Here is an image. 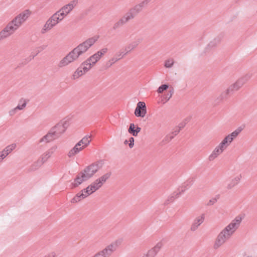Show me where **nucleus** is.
I'll return each instance as SVG.
<instances>
[{
	"instance_id": "27",
	"label": "nucleus",
	"mask_w": 257,
	"mask_h": 257,
	"mask_svg": "<svg viewBox=\"0 0 257 257\" xmlns=\"http://www.w3.org/2000/svg\"><path fill=\"white\" fill-rule=\"evenodd\" d=\"M27 100L25 99L22 98L19 100V104L17 106V108L19 110H23L25 108L27 104Z\"/></svg>"
},
{
	"instance_id": "26",
	"label": "nucleus",
	"mask_w": 257,
	"mask_h": 257,
	"mask_svg": "<svg viewBox=\"0 0 257 257\" xmlns=\"http://www.w3.org/2000/svg\"><path fill=\"white\" fill-rule=\"evenodd\" d=\"M6 27L9 30V31L13 34L19 28L17 27L12 22H10L6 26Z\"/></svg>"
},
{
	"instance_id": "28",
	"label": "nucleus",
	"mask_w": 257,
	"mask_h": 257,
	"mask_svg": "<svg viewBox=\"0 0 257 257\" xmlns=\"http://www.w3.org/2000/svg\"><path fill=\"white\" fill-rule=\"evenodd\" d=\"M16 147L17 145L15 143H13L7 146L5 149H4V150H5L6 152V153L9 155L14 150L16 149Z\"/></svg>"
},
{
	"instance_id": "17",
	"label": "nucleus",
	"mask_w": 257,
	"mask_h": 257,
	"mask_svg": "<svg viewBox=\"0 0 257 257\" xmlns=\"http://www.w3.org/2000/svg\"><path fill=\"white\" fill-rule=\"evenodd\" d=\"M141 8V6L140 5L136 6L134 9L131 10L130 12L127 13L121 20L120 22L122 24L125 23L129 21L130 20L133 19L135 15V11L137 10L139 11L140 10V8Z\"/></svg>"
},
{
	"instance_id": "10",
	"label": "nucleus",
	"mask_w": 257,
	"mask_h": 257,
	"mask_svg": "<svg viewBox=\"0 0 257 257\" xmlns=\"http://www.w3.org/2000/svg\"><path fill=\"white\" fill-rule=\"evenodd\" d=\"M90 69L84 62H82L81 65L75 70L71 76V79L73 80L78 79L87 73Z\"/></svg>"
},
{
	"instance_id": "36",
	"label": "nucleus",
	"mask_w": 257,
	"mask_h": 257,
	"mask_svg": "<svg viewBox=\"0 0 257 257\" xmlns=\"http://www.w3.org/2000/svg\"><path fill=\"white\" fill-rule=\"evenodd\" d=\"M92 257H99L97 253L95 254Z\"/></svg>"
},
{
	"instance_id": "6",
	"label": "nucleus",
	"mask_w": 257,
	"mask_h": 257,
	"mask_svg": "<svg viewBox=\"0 0 257 257\" xmlns=\"http://www.w3.org/2000/svg\"><path fill=\"white\" fill-rule=\"evenodd\" d=\"M246 83V80L244 77H241L231 84L224 91V94L227 97L233 94L234 92L240 90Z\"/></svg>"
},
{
	"instance_id": "12",
	"label": "nucleus",
	"mask_w": 257,
	"mask_h": 257,
	"mask_svg": "<svg viewBox=\"0 0 257 257\" xmlns=\"http://www.w3.org/2000/svg\"><path fill=\"white\" fill-rule=\"evenodd\" d=\"M101 166L98 163H93L86 167L81 172L87 179L91 178L100 169Z\"/></svg>"
},
{
	"instance_id": "18",
	"label": "nucleus",
	"mask_w": 257,
	"mask_h": 257,
	"mask_svg": "<svg viewBox=\"0 0 257 257\" xmlns=\"http://www.w3.org/2000/svg\"><path fill=\"white\" fill-rule=\"evenodd\" d=\"M242 176L240 174H237L233 176L227 184V188L229 189L233 188L240 182Z\"/></svg>"
},
{
	"instance_id": "16",
	"label": "nucleus",
	"mask_w": 257,
	"mask_h": 257,
	"mask_svg": "<svg viewBox=\"0 0 257 257\" xmlns=\"http://www.w3.org/2000/svg\"><path fill=\"white\" fill-rule=\"evenodd\" d=\"M86 180H87V178L81 171L77 175L73 181L71 183V187L72 188L77 187Z\"/></svg>"
},
{
	"instance_id": "3",
	"label": "nucleus",
	"mask_w": 257,
	"mask_h": 257,
	"mask_svg": "<svg viewBox=\"0 0 257 257\" xmlns=\"http://www.w3.org/2000/svg\"><path fill=\"white\" fill-rule=\"evenodd\" d=\"M91 136L86 135L81 139L68 153V156L73 157L87 148L91 142Z\"/></svg>"
},
{
	"instance_id": "34",
	"label": "nucleus",
	"mask_w": 257,
	"mask_h": 257,
	"mask_svg": "<svg viewBox=\"0 0 257 257\" xmlns=\"http://www.w3.org/2000/svg\"><path fill=\"white\" fill-rule=\"evenodd\" d=\"M18 110H19V109L18 108H17V107L10 110L9 112L10 115L13 116V115H15L17 113Z\"/></svg>"
},
{
	"instance_id": "37",
	"label": "nucleus",
	"mask_w": 257,
	"mask_h": 257,
	"mask_svg": "<svg viewBox=\"0 0 257 257\" xmlns=\"http://www.w3.org/2000/svg\"><path fill=\"white\" fill-rule=\"evenodd\" d=\"M124 143L125 144H126L127 143L128 144V141L125 140Z\"/></svg>"
},
{
	"instance_id": "4",
	"label": "nucleus",
	"mask_w": 257,
	"mask_h": 257,
	"mask_svg": "<svg viewBox=\"0 0 257 257\" xmlns=\"http://www.w3.org/2000/svg\"><path fill=\"white\" fill-rule=\"evenodd\" d=\"M63 20L62 18L56 12L46 22L41 29V33L45 34L50 31Z\"/></svg>"
},
{
	"instance_id": "35",
	"label": "nucleus",
	"mask_w": 257,
	"mask_h": 257,
	"mask_svg": "<svg viewBox=\"0 0 257 257\" xmlns=\"http://www.w3.org/2000/svg\"><path fill=\"white\" fill-rule=\"evenodd\" d=\"M216 199L215 198H212L210 199L207 203L208 205H211L214 204L216 202Z\"/></svg>"
},
{
	"instance_id": "32",
	"label": "nucleus",
	"mask_w": 257,
	"mask_h": 257,
	"mask_svg": "<svg viewBox=\"0 0 257 257\" xmlns=\"http://www.w3.org/2000/svg\"><path fill=\"white\" fill-rule=\"evenodd\" d=\"M8 154L6 153V152L4 150V149L0 152V159L1 160H3L5 158Z\"/></svg>"
},
{
	"instance_id": "20",
	"label": "nucleus",
	"mask_w": 257,
	"mask_h": 257,
	"mask_svg": "<svg viewBox=\"0 0 257 257\" xmlns=\"http://www.w3.org/2000/svg\"><path fill=\"white\" fill-rule=\"evenodd\" d=\"M32 14V12L29 9H27L22 12L17 17L23 24L29 19Z\"/></svg>"
},
{
	"instance_id": "5",
	"label": "nucleus",
	"mask_w": 257,
	"mask_h": 257,
	"mask_svg": "<svg viewBox=\"0 0 257 257\" xmlns=\"http://www.w3.org/2000/svg\"><path fill=\"white\" fill-rule=\"evenodd\" d=\"M121 239H117L107 245L104 249L96 253L99 257H109L113 252L116 250L119 246L121 245Z\"/></svg>"
},
{
	"instance_id": "33",
	"label": "nucleus",
	"mask_w": 257,
	"mask_h": 257,
	"mask_svg": "<svg viewBox=\"0 0 257 257\" xmlns=\"http://www.w3.org/2000/svg\"><path fill=\"white\" fill-rule=\"evenodd\" d=\"M134 138L131 137L128 140V146L130 148H132L134 146Z\"/></svg>"
},
{
	"instance_id": "21",
	"label": "nucleus",
	"mask_w": 257,
	"mask_h": 257,
	"mask_svg": "<svg viewBox=\"0 0 257 257\" xmlns=\"http://www.w3.org/2000/svg\"><path fill=\"white\" fill-rule=\"evenodd\" d=\"M204 220V215H200L197 217L195 218V219L194 220L191 226V230L194 231L196 230L199 226L201 224Z\"/></svg>"
},
{
	"instance_id": "23",
	"label": "nucleus",
	"mask_w": 257,
	"mask_h": 257,
	"mask_svg": "<svg viewBox=\"0 0 257 257\" xmlns=\"http://www.w3.org/2000/svg\"><path fill=\"white\" fill-rule=\"evenodd\" d=\"M141 130V128L138 125L132 123L130 124L128 132L133 136L136 137L138 136V133L140 132Z\"/></svg>"
},
{
	"instance_id": "7",
	"label": "nucleus",
	"mask_w": 257,
	"mask_h": 257,
	"mask_svg": "<svg viewBox=\"0 0 257 257\" xmlns=\"http://www.w3.org/2000/svg\"><path fill=\"white\" fill-rule=\"evenodd\" d=\"M107 48H103L90 56L84 62L86 64H88V66H89V68L91 69L101 59V58L107 52Z\"/></svg>"
},
{
	"instance_id": "11",
	"label": "nucleus",
	"mask_w": 257,
	"mask_h": 257,
	"mask_svg": "<svg viewBox=\"0 0 257 257\" xmlns=\"http://www.w3.org/2000/svg\"><path fill=\"white\" fill-rule=\"evenodd\" d=\"M241 130L239 129L235 130L226 136L218 145L224 150H226L232 142L238 136Z\"/></svg>"
},
{
	"instance_id": "25",
	"label": "nucleus",
	"mask_w": 257,
	"mask_h": 257,
	"mask_svg": "<svg viewBox=\"0 0 257 257\" xmlns=\"http://www.w3.org/2000/svg\"><path fill=\"white\" fill-rule=\"evenodd\" d=\"M13 34L9 31V30L6 27L3 30L0 32V40L6 39Z\"/></svg>"
},
{
	"instance_id": "31",
	"label": "nucleus",
	"mask_w": 257,
	"mask_h": 257,
	"mask_svg": "<svg viewBox=\"0 0 257 257\" xmlns=\"http://www.w3.org/2000/svg\"><path fill=\"white\" fill-rule=\"evenodd\" d=\"M168 88V85L166 84H164L160 86L157 90V92L159 93H162L164 90H166Z\"/></svg>"
},
{
	"instance_id": "15",
	"label": "nucleus",
	"mask_w": 257,
	"mask_h": 257,
	"mask_svg": "<svg viewBox=\"0 0 257 257\" xmlns=\"http://www.w3.org/2000/svg\"><path fill=\"white\" fill-rule=\"evenodd\" d=\"M229 237L228 234H226L225 232L222 231L215 240L213 245L214 248L216 249L220 247Z\"/></svg>"
},
{
	"instance_id": "13",
	"label": "nucleus",
	"mask_w": 257,
	"mask_h": 257,
	"mask_svg": "<svg viewBox=\"0 0 257 257\" xmlns=\"http://www.w3.org/2000/svg\"><path fill=\"white\" fill-rule=\"evenodd\" d=\"M241 218L240 217H236L222 231L223 232H225L226 234H228V236L230 237L239 226L241 222Z\"/></svg>"
},
{
	"instance_id": "29",
	"label": "nucleus",
	"mask_w": 257,
	"mask_h": 257,
	"mask_svg": "<svg viewBox=\"0 0 257 257\" xmlns=\"http://www.w3.org/2000/svg\"><path fill=\"white\" fill-rule=\"evenodd\" d=\"M19 28L22 26L23 23L16 16L12 21Z\"/></svg>"
},
{
	"instance_id": "19",
	"label": "nucleus",
	"mask_w": 257,
	"mask_h": 257,
	"mask_svg": "<svg viewBox=\"0 0 257 257\" xmlns=\"http://www.w3.org/2000/svg\"><path fill=\"white\" fill-rule=\"evenodd\" d=\"M225 150L219 145L217 146L212 151L210 155L208 157L210 161H212L216 159L219 155L223 153Z\"/></svg>"
},
{
	"instance_id": "22",
	"label": "nucleus",
	"mask_w": 257,
	"mask_h": 257,
	"mask_svg": "<svg viewBox=\"0 0 257 257\" xmlns=\"http://www.w3.org/2000/svg\"><path fill=\"white\" fill-rule=\"evenodd\" d=\"M57 138H58V137L55 136L53 132L51 130L47 135H46L41 139L40 142L48 143L54 140Z\"/></svg>"
},
{
	"instance_id": "2",
	"label": "nucleus",
	"mask_w": 257,
	"mask_h": 257,
	"mask_svg": "<svg viewBox=\"0 0 257 257\" xmlns=\"http://www.w3.org/2000/svg\"><path fill=\"white\" fill-rule=\"evenodd\" d=\"M111 173H106L96 179L95 181L89 184L86 188L83 189L78 193L71 200V203L75 204L100 189L106 181L109 178Z\"/></svg>"
},
{
	"instance_id": "9",
	"label": "nucleus",
	"mask_w": 257,
	"mask_h": 257,
	"mask_svg": "<svg viewBox=\"0 0 257 257\" xmlns=\"http://www.w3.org/2000/svg\"><path fill=\"white\" fill-rule=\"evenodd\" d=\"M70 125V121L68 119H63L54 126L51 130L55 136L59 138L65 133L66 129Z\"/></svg>"
},
{
	"instance_id": "24",
	"label": "nucleus",
	"mask_w": 257,
	"mask_h": 257,
	"mask_svg": "<svg viewBox=\"0 0 257 257\" xmlns=\"http://www.w3.org/2000/svg\"><path fill=\"white\" fill-rule=\"evenodd\" d=\"M163 246V243L161 242H158L157 244L150 250L149 251L148 254L152 256L155 255L157 252L159 251Z\"/></svg>"
},
{
	"instance_id": "1",
	"label": "nucleus",
	"mask_w": 257,
	"mask_h": 257,
	"mask_svg": "<svg viewBox=\"0 0 257 257\" xmlns=\"http://www.w3.org/2000/svg\"><path fill=\"white\" fill-rule=\"evenodd\" d=\"M98 38L99 36H94L80 44L60 61L58 65L59 67H66L77 60L80 56L86 52L96 43Z\"/></svg>"
},
{
	"instance_id": "8",
	"label": "nucleus",
	"mask_w": 257,
	"mask_h": 257,
	"mask_svg": "<svg viewBox=\"0 0 257 257\" xmlns=\"http://www.w3.org/2000/svg\"><path fill=\"white\" fill-rule=\"evenodd\" d=\"M78 4V0H72L63 6L57 12L64 19L77 6Z\"/></svg>"
},
{
	"instance_id": "14",
	"label": "nucleus",
	"mask_w": 257,
	"mask_h": 257,
	"mask_svg": "<svg viewBox=\"0 0 257 257\" xmlns=\"http://www.w3.org/2000/svg\"><path fill=\"white\" fill-rule=\"evenodd\" d=\"M137 117H144L147 114V106L143 101H139L137 104L134 112Z\"/></svg>"
},
{
	"instance_id": "30",
	"label": "nucleus",
	"mask_w": 257,
	"mask_h": 257,
	"mask_svg": "<svg viewBox=\"0 0 257 257\" xmlns=\"http://www.w3.org/2000/svg\"><path fill=\"white\" fill-rule=\"evenodd\" d=\"M174 63V61L173 59H169L165 62V66L166 68H170L173 66Z\"/></svg>"
}]
</instances>
